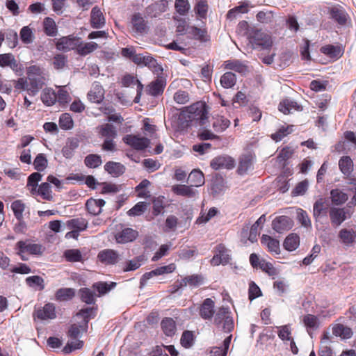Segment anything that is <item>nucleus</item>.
<instances>
[{"instance_id": "f257e3e1", "label": "nucleus", "mask_w": 356, "mask_h": 356, "mask_svg": "<svg viewBox=\"0 0 356 356\" xmlns=\"http://www.w3.org/2000/svg\"><path fill=\"white\" fill-rule=\"evenodd\" d=\"M26 74L29 85L28 95L34 97L44 86L45 79L42 75L41 69L36 65H31L28 67Z\"/></svg>"}, {"instance_id": "f03ea898", "label": "nucleus", "mask_w": 356, "mask_h": 356, "mask_svg": "<svg viewBox=\"0 0 356 356\" xmlns=\"http://www.w3.org/2000/svg\"><path fill=\"white\" fill-rule=\"evenodd\" d=\"M248 38L254 49H268L273 44L270 35L261 29L252 28Z\"/></svg>"}, {"instance_id": "7ed1b4c3", "label": "nucleus", "mask_w": 356, "mask_h": 356, "mask_svg": "<svg viewBox=\"0 0 356 356\" xmlns=\"http://www.w3.org/2000/svg\"><path fill=\"white\" fill-rule=\"evenodd\" d=\"M213 323L222 329L225 332L229 333L234 330V323L230 309L228 307H221L213 315Z\"/></svg>"}, {"instance_id": "20e7f679", "label": "nucleus", "mask_w": 356, "mask_h": 356, "mask_svg": "<svg viewBox=\"0 0 356 356\" xmlns=\"http://www.w3.org/2000/svg\"><path fill=\"white\" fill-rule=\"evenodd\" d=\"M329 207L326 203V200L323 198L318 199L313 205V217L314 218L316 226L318 228V225H328L327 214L329 215Z\"/></svg>"}, {"instance_id": "39448f33", "label": "nucleus", "mask_w": 356, "mask_h": 356, "mask_svg": "<svg viewBox=\"0 0 356 356\" xmlns=\"http://www.w3.org/2000/svg\"><path fill=\"white\" fill-rule=\"evenodd\" d=\"M330 19L339 26H345L350 20V16L346 9L339 4L334 5L327 8Z\"/></svg>"}, {"instance_id": "423d86ee", "label": "nucleus", "mask_w": 356, "mask_h": 356, "mask_svg": "<svg viewBox=\"0 0 356 356\" xmlns=\"http://www.w3.org/2000/svg\"><path fill=\"white\" fill-rule=\"evenodd\" d=\"M329 217L332 226L339 227L346 220L350 218L348 209L337 207H330Z\"/></svg>"}, {"instance_id": "0eeeda50", "label": "nucleus", "mask_w": 356, "mask_h": 356, "mask_svg": "<svg viewBox=\"0 0 356 356\" xmlns=\"http://www.w3.org/2000/svg\"><path fill=\"white\" fill-rule=\"evenodd\" d=\"M17 254L29 253L32 255L40 256L44 251V248L38 243H28V241H19L15 245Z\"/></svg>"}, {"instance_id": "6e6552de", "label": "nucleus", "mask_w": 356, "mask_h": 356, "mask_svg": "<svg viewBox=\"0 0 356 356\" xmlns=\"http://www.w3.org/2000/svg\"><path fill=\"white\" fill-rule=\"evenodd\" d=\"M122 140L127 145L138 151L145 150L150 144V140L149 138L134 134H127L124 136L122 138Z\"/></svg>"}, {"instance_id": "1a4fd4ad", "label": "nucleus", "mask_w": 356, "mask_h": 356, "mask_svg": "<svg viewBox=\"0 0 356 356\" xmlns=\"http://www.w3.org/2000/svg\"><path fill=\"white\" fill-rule=\"evenodd\" d=\"M175 265L174 264H170L167 266L158 267L149 272L144 273L140 279V288L144 287L146 285L147 280L152 277L172 273L175 271Z\"/></svg>"}, {"instance_id": "9d476101", "label": "nucleus", "mask_w": 356, "mask_h": 356, "mask_svg": "<svg viewBox=\"0 0 356 356\" xmlns=\"http://www.w3.org/2000/svg\"><path fill=\"white\" fill-rule=\"evenodd\" d=\"M78 44L79 38L75 37L72 35L63 36L60 38L56 40V42L55 43L56 48L58 51H61L63 52L76 49Z\"/></svg>"}, {"instance_id": "9b49d317", "label": "nucleus", "mask_w": 356, "mask_h": 356, "mask_svg": "<svg viewBox=\"0 0 356 356\" xmlns=\"http://www.w3.org/2000/svg\"><path fill=\"white\" fill-rule=\"evenodd\" d=\"M193 120H198L200 124H204L207 119L208 111L207 105L201 102H197L189 106Z\"/></svg>"}, {"instance_id": "f8f14e48", "label": "nucleus", "mask_w": 356, "mask_h": 356, "mask_svg": "<svg viewBox=\"0 0 356 356\" xmlns=\"http://www.w3.org/2000/svg\"><path fill=\"white\" fill-rule=\"evenodd\" d=\"M138 232L130 227L123 228L115 234L117 243L125 244L134 242L138 236Z\"/></svg>"}, {"instance_id": "ddd939ff", "label": "nucleus", "mask_w": 356, "mask_h": 356, "mask_svg": "<svg viewBox=\"0 0 356 356\" xmlns=\"http://www.w3.org/2000/svg\"><path fill=\"white\" fill-rule=\"evenodd\" d=\"M168 7V1L167 0H159L149 5L145 8V13L151 18H156L165 12Z\"/></svg>"}, {"instance_id": "4468645a", "label": "nucleus", "mask_w": 356, "mask_h": 356, "mask_svg": "<svg viewBox=\"0 0 356 356\" xmlns=\"http://www.w3.org/2000/svg\"><path fill=\"white\" fill-rule=\"evenodd\" d=\"M97 259L103 264L114 265L119 261L120 254L115 250L104 249L98 253Z\"/></svg>"}, {"instance_id": "2eb2a0df", "label": "nucleus", "mask_w": 356, "mask_h": 356, "mask_svg": "<svg viewBox=\"0 0 356 356\" xmlns=\"http://www.w3.org/2000/svg\"><path fill=\"white\" fill-rule=\"evenodd\" d=\"M234 160L229 156L222 155L213 159L210 163L211 167L214 170L221 168L232 169L234 167Z\"/></svg>"}, {"instance_id": "dca6fc26", "label": "nucleus", "mask_w": 356, "mask_h": 356, "mask_svg": "<svg viewBox=\"0 0 356 356\" xmlns=\"http://www.w3.org/2000/svg\"><path fill=\"white\" fill-rule=\"evenodd\" d=\"M215 302L210 298L204 299L201 304L199 309V314L204 320H211L215 314Z\"/></svg>"}, {"instance_id": "f3484780", "label": "nucleus", "mask_w": 356, "mask_h": 356, "mask_svg": "<svg viewBox=\"0 0 356 356\" xmlns=\"http://www.w3.org/2000/svg\"><path fill=\"white\" fill-rule=\"evenodd\" d=\"M292 227L291 219L286 216L276 217L272 222V228L277 233L282 234Z\"/></svg>"}, {"instance_id": "a211bd4d", "label": "nucleus", "mask_w": 356, "mask_h": 356, "mask_svg": "<svg viewBox=\"0 0 356 356\" xmlns=\"http://www.w3.org/2000/svg\"><path fill=\"white\" fill-rule=\"evenodd\" d=\"M131 23L135 33L143 35L147 32V23L140 13H134L132 15Z\"/></svg>"}, {"instance_id": "6ab92c4d", "label": "nucleus", "mask_w": 356, "mask_h": 356, "mask_svg": "<svg viewBox=\"0 0 356 356\" xmlns=\"http://www.w3.org/2000/svg\"><path fill=\"white\" fill-rule=\"evenodd\" d=\"M187 34L196 40L201 42H207L210 40V36L208 34L207 29L198 28L195 26H190L186 29Z\"/></svg>"}, {"instance_id": "aec40b11", "label": "nucleus", "mask_w": 356, "mask_h": 356, "mask_svg": "<svg viewBox=\"0 0 356 356\" xmlns=\"http://www.w3.org/2000/svg\"><path fill=\"white\" fill-rule=\"evenodd\" d=\"M36 316L40 320L54 319L56 317V307L54 303H46L36 312Z\"/></svg>"}, {"instance_id": "412c9836", "label": "nucleus", "mask_w": 356, "mask_h": 356, "mask_svg": "<svg viewBox=\"0 0 356 356\" xmlns=\"http://www.w3.org/2000/svg\"><path fill=\"white\" fill-rule=\"evenodd\" d=\"M193 186L184 184H175L172 186V191L174 194L188 198L194 197L197 191L192 188Z\"/></svg>"}, {"instance_id": "4be33fe9", "label": "nucleus", "mask_w": 356, "mask_h": 356, "mask_svg": "<svg viewBox=\"0 0 356 356\" xmlns=\"http://www.w3.org/2000/svg\"><path fill=\"white\" fill-rule=\"evenodd\" d=\"M90 24L93 29H99L105 25V18L101 10L95 6L90 13Z\"/></svg>"}, {"instance_id": "5701e85b", "label": "nucleus", "mask_w": 356, "mask_h": 356, "mask_svg": "<svg viewBox=\"0 0 356 356\" xmlns=\"http://www.w3.org/2000/svg\"><path fill=\"white\" fill-rule=\"evenodd\" d=\"M106 202L103 199L90 198L86 201V208L88 212L93 216H97L102 213V208Z\"/></svg>"}, {"instance_id": "b1692460", "label": "nucleus", "mask_w": 356, "mask_h": 356, "mask_svg": "<svg viewBox=\"0 0 356 356\" xmlns=\"http://www.w3.org/2000/svg\"><path fill=\"white\" fill-rule=\"evenodd\" d=\"M302 323L308 334L312 338L313 332L319 327L318 317L313 314H306L302 317Z\"/></svg>"}, {"instance_id": "393cba45", "label": "nucleus", "mask_w": 356, "mask_h": 356, "mask_svg": "<svg viewBox=\"0 0 356 356\" xmlns=\"http://www.w3.org/2000/svg\"><path fill=\"white\" fill-rule=\"evenodd\" d=\"M104 170L112 177H118L124 173L126 168L119 162L108 161L104 165Z\"/></svg>"}, {"instance_id": "a878e982", "label": "nucleus", "mask_w": 356, "mask_h": 356, "mask_svg": "<svg viewBox=\"0 0 356 356\" xmlns=\"http://www.w3.org/2000/svg\"><path fill=\"white\" fill-rule=\"evenodd\" d=\"M278 109L284 114H289L293 111H301L302 106H300L296 101L291 99H284L282 100L279 105Z\"/></svg>"}, {"instance_id": "bb28decb", "label": "nucleus", "mask_w": 356, "mask_h": 356, "mask_svg": "<svg viewBox=\"0 0 356 356\" xmlns=\"http://www.w3.org/2000/svg\"><path fill=\"white\" fill-rule=\"evenodd\" d=\"M97 312V308L92 307H85L80 309L76 314V317L82 318V324L84 325V329L88 328V325L90 319L95 317Z\"/></svg>"}, {"instance_id": "cd10ccee", "label": "nucleus", "mask_w": 356, "mask_h": 356, "mask_svg": "<svg viewBox=\"0 0 356 356\" xmlns=\"http://www.w3.org/2000/svg\"><path fill=\"white\" fill-rule=\"evenodd\" d=\"M88 99L90 102L99 104L104 99V90L99 84H95L88 93Z\"/></svg>"}, {"instance_id": "c85d7f7f", "label": "nucleus", "mask_w": 356, "mask_h": 356, "mask_svg": "<svg viewBox=\"0 0 356 356\" xmlns=\"http://www.w3.org/2000/svg\"><path fill=\"white\" fill-rule=\"evenodd\" d=\"M225 68L233 70L241 74H245L248 72V67L244 62L240 60H232L225 62Z\"/></svg>"}, {"instance_id": "c756f323", "label": "nucleus", "mask_w": 356, "mask_h": 356, "mask_svg": "<svg viewBox=\"0 0 356 356\" xmlns=\"http://www.w3.org/2000/svg\"><path fill=\"white\" fill-rule=\"evenodd\" d=\"M261 243L267 245L270 252L275 254H279L280 253V242L278 240L268 235L263 234L261 238Z\"/></svg>"}, {"instance_id": "7c9ffc66", "label": "nucleus", "mask_w": 356, "mask_h": 356, "mask_svg": "<svg viewBox=\"0 0 356 356\" xmlns=\"http://www.w3.org/2000/svg\"><path fill=\"white\" fill-rule=\"evenodd\" d=\"M341 242L347 246L351 245L355 240V231L353 229H341L338 234Z\"/></svg>"}, {"instance_id": "2f4dec72", "label": "nucleus", "mask_w": 356, "mask_h": 356, "mask_svg": "<svg viewBox=\"0 0 356 356\" xmlns=\"http://www.w3.org/2000/svg\"><path fill=\"white\" fill-rule=\"evenodd\" d=\"M66 226L70 229L81 232L88 228V221L83 218H72L66 222Z\"/></svg>"}, {"instance_id": "473e14b6", "label": "nucleus", "mask_w": 356, "mask_h": 356, "mask_svg": "<svg viewBox=\"0 0 356 356\" xmlns=\"http://www.w3.org/2000/svg\"><path fill=\"white\" fill-rule=\"evenodd\" d=\"M40 99L45 106H53L56 102V92L51 88H46L42 90Z\"/></svg>"}, {"instance_id": "72a5a7b5", "label": "nucleus", "mask_w": 356, "mask_h": 356, "mask_svg": "<svg viewBox=\"0 0 356 356\" xmlns=\"http://www.w3.org/2000/svg\"><path fill=\"white\" fill-rule=\"evenodd\" d=\"M42 28L44 33L49 37H54L58 33V27L55 21L49 17H46L42 22Z\"/></svg>"}, {"instance_id": "f704fd0d", "label": "nucleus", "mask_w": 356, "mask_h": 356, "mask_svg": "<svg viewBox=\"0 0 356 356\" xmlns=\"http://www.w3.org/2000/svg\"><path fill=\"white\" fill-rule=\"evenodd\" d=\"M339 168L346 177L350 175L353 170V162L349 156H343L339 161Z\"/></svg>"}, {"instance_id": "c9c22d12", "label": "nucleus", "mask_w": 356, "mask_h": 356, "mask_svg": "<svg viewBox=\"0 0 356 356\" xmlns=\"http://www.w3.org/2000/svg\"><path fill=\"white\" fill-rule=\"evenodd\" d=\"M252 165V158L250 154L243 155L239 160L237 172L240 175L247 173Z\"/></svg>"}, {"instance_id": "e433bc0d", "label": "nucleus", "mask_w": 356, "mask_h": 356, "mask_svg": "<svg viewBox=\"0 0 356 356\" xmlns=\"http://www.w3.org/2000/svg\"><path fill=\"white\" fill-rule=\"evenodd\" d=\"M161 326L163 333L168 337H172L176 332V323L172 318H164L161 321Z\"/></svg>"}, {"instance_id": "4c0bfd02", "label": "nucleus", "mask_w": 356, "mask_h": 356, "mask_svg": "<svg viewBox=\"0 0 356 356\" xmlns=\"http://www.w3.org/2000/svg\"><path fill=\"white\" fill-rule=\"evenodd\" d=\"M165 86V82L161 79H157L148 86L147 92L152 96L157 97L163 93Z\"/></svg>"}, {"instance_id": "58836bf2", "label": "nucleus", "mask_w": 356, "mask_h": 356, "mask_svg": "<svg viewBox=\"0 0 356 356\" xmlns=\"http://www.w3.org/2000/svg\"><path fill=\"white\" fill-rule=\"evenodd\" d=\"M188 181L191 186L198 187L204 184V176L200 170H193L188 175Z\"/></svg>"}, {"instance_id": "ea45409f", "label": "nucleus", "mask_w": 356, "mask_h": 356, "mask_svg": "<svg viewBox=\"0 0 356 356\" xmlns=\"http://www.w3.org/2000/svg\"><path fill=\"white\" fill-rule=\"evenodd\" d=\"M75 296V290L72 288H60L55 293V299L57 301H67L72 300Z\"/></svg>"}, {"instance_id": "a19ab883", "label": "nucleus", "mask_w": 356, "mask_h": 356, "mask_svg": "<svg viewBox=\"0 0 356 356\" xmlns=\"http://www.w3.org/2000/svg\"><path fill=\"white\" fill-rule=\"evenodd\" d=\"M266 221V216L261 215L256 222L251 226L248 240L252 242H256L257 241V236L259 235V227L262 225Z\"/></svg>"}, {"instance_id": "79ce46f5", "label": "nucleus", "mask_w": 356, "mask_h": 356, "mask_svg": "<svg viewBox=\"0 0 356 356\" xmlns=\"http://www.w3.org/2000/svg\"><path fill=\"white\" fill-rule=\"evenodd\" d=\"M99 134L106 138H115L117 136L115 127L111 123H106L98 127Z\"/></svg>"}, {"instance_id": "37998d69", "label": "nucleus", "mask_w": 356, "mask_h": 356, "mask_svg": "<svg viewBox=\"0 0 356 356\" xmlns=\"http://www.w3.org/2000/svg\"><path fill=\"white\" fill-rule=\"evenodd\" d=\"M300 244V237L296 234H291L285 238L283 246L289 252L293 251L298 248Z\"/></svg>"}, {"instance_id": "c03bdc74", "label": "nucleus", "mask_w": 356, "mask_h": 356, "mask_svg": "<svg viewBox=\"0 0 356 356\" xmlns=\"http://www.w3.org/2000/svg\"><path fill=\"white\" fill-rule=\"evenodd\" d=\"M97 47L98 44L95 42H90L83 44V42L80 40V38H79V44L76 50L79 55L86 56L94 51L97 49Z\"/></svg>"}, {"instance_id": "a18cd8bd", "label": "nucleus", "mask_w": 356, "mask_h": 356, "mask_svg": "<svg viewBox=\"0 0 356 356\" xmlns=\"http://www.w3.org/2000/svg\"><path fill=\"white\" fill-rule=\"evenodd\" d=\"M220 83L224 88H232L236 83V76L233 72H227L221 76Z\"/></svg>"}, {"instance_id": "49530a36", "label": "nucleus", "mask_w": 356, "mask_h": 356, "mask_svg": "<svg viewBox=\"0 0 356 356\" xmlns=\"http://www.w3.org/2000/svg\"><path fill=\"white\" fill-rule=\"evenodd\" d=\"M330 197L334 205L339 206L348 200V195L339 189H332L330 191Z\"/></svg>"}, {"instance_id": "de8ad7c7", "label": "nucleus", "mask_w": 356, "mask_h": 356, "mask_svg": "<svg viewBox=\"0 0 356 356\" xmlns=\"http://www.w3.org/2000/svg\"><path fill=\"white\" fill-rule=\"evenodd\" d=\"M142 65L147 67L154 72L159 73L163 71V67L157 63V60L150 55H145L143 57Z\"/></svg>"}, {"instance_id": "09e8293b", "label": "nucleus", "mask_w": 356, "mask_h": 356, "mask_svg": "<svg viewBox=\"0 0 356 356\" xmlns=\"http://www.w3.org/2000/svg\"><path fill=\"white\" fill-rule=\"evenodd\" d=\"M321 52L331 58H337L341 56V51L339 47L333 44H327L321 47Z\"/></svg>"}, {"instance_id": "8fccbe9b", "label": "nucleus", "mask_w": 356, "mask_h": 356, "mask_svg": "<svg viewBox=\"0 0 356 356\" xmlns=\"http://www.w3.org/2000/svg\"><path fill=\"white\" fill-rule=\"evenodd\" d=\"M63 257L69 262H82L83 256L79 249H68L63 252Z\"/></svg>"}, {"instance_id": "3c124183", "label": "nucleus", "mask_w": 356, "mask_h": 356, "mask_svg": "<svg viewBox=\"0 0 356 356\" xmlns=\"http://www.w3.org/2000/svg\"><path fill=\"white\" fill-rule=\"evenodd\" d=\"M208 9L207 0H198L194 6L195 13L200 19H207Z\"/></svg>"}, {"instance_id": "603ef678", "label": "nucleus", "mask_w": 356, "mask_h": 356, "mask_svg": "<svg viewBox=\"0 0 356 356\" xmlns=\"http://www.w3.org/2000/svg\"><path fill=\"white\" fill-rule=\"evenodd\" d=\"M225 188V180L221 176H216L211 183V192L213 195L220 194Z\"/></svg>"}, {"instance_id": "864d4df0", "label": "nucleus", "mask_w": 356, "mask_h": 356, "mask_svg": "<svg viewBox=\"0 0 356 356\" xmlns=\"http://www.w3.org/2000/svg\"><path fill=\"white\" fill-rule=\"evenodd\" d=\"M80 299L87 305H94L95 303V293L91 289L84 287L79 291Z\"/></svg>"}, {"instance_id": "5fc2aeb1", "label": "nucleus", "mask_w": 356, "mask_h": 356, "mask_svg": "<svg viewBox=\"0 0 356 356\" xmlns=\"http://www.w3.org/2000/svg\"><path fill=\"white\" fill-rule=\"evenodd\" d=\"M102 163V157L97 154H90L84 159V164L89 168H97Z\"/></svg>"}, {"instance_id": "6e6d98bb", "label": "nucleus", "mask_w": 356, "mask_h": 356, "mask_svg": "<svg viewBox=\"0 0 356 356\" xmlns=\"http://www.w3.org/2000/svg\"><path fill=\"white\" fill-rule=\"evenodd\" d=\"M35 193L43 200L49 201L52 200L51 186L48 182L42 183L36 189Z\"/></svg>"}, {"instance_id": "4d7b16f0", "label": "nucleus", "mask_w": 356, "mask_h": 356, "mask_svg": "<svg viewBox=\"0 0 356 356\" xmlns=\"http://www.w3.org/2000/svg\"><path fill=\"white\" fill-rule=\"evenodd\" d=\"M195 343V336L190 330H185L182 332L180 343L185 348H191Z\"/></svg>"}, {"instance_id": "13d9d810", "label": "nucleus", "mask_w": 356, "mask_h": 356, "mask_svg": "<svg viewBox=\"0 0 356 356\" xmlns=\"http://www.w3.org/2000/svg\"><path fill=\"white\" fill-rule=\"evenodd\" d=\"M19 36L22 42L26 44L32 43L35 39L32 29L28 26H23L21 29Z\"/></svg>"}, {"instance_id": "bf43d9fd", "label": "nucleus", "mask_w": 356, "mask_h": 356, "mask_svg": "<svg viewBox=\"0 0 356 356\" xmlns=\"http://www.w3.org/2000/svg\"><path fill=\"white\" fill-rule=\"evenodd\" d=\"M175 8L179 15L186 16L191 9V5L188 0H175Z\"/></svg>"}, {"instance_id": "052dcab7", "label": "nucleus", "mask_w": 356, "mask_h": 356, "mask_svg": "<svg viewBox=\"0 0 356 356\" xmlns=\"http://www.w3.org/2000/svg\"><path fill=\"white\" fill-rule=\"evenodd\" d=\"M27 285L32 288L38 287V289L42 291L44 288V280L39 275H32L26 278Z\"/></svg>"}, {"instance_id": "680f3d73", "label": "nucleus", "mask_w": 356, "mask_h": 356, "mask_svg": "<svg viewBox=\"0 0 356 356\" xmlns=\"http://www.w3.org/2000/svg\"><path fill=\"white\" fill-rule=\"evenodd\" d=\"M115 286L116 283L113 282H111L110 284H108L107 282H99L93 284L94 289H95L99 293V296L107 293Z\"/></svg>"}, {"instance_id": "e2e57ef3", "label": "nucleus", "mask_w": 356, "mask_h": 356, "mask_svg": "<svg viewBox=\"0 0 356 356\" xmlns=\"http://www.w3.org/2000/svg\"><path fill=\"white\" fill-rule=\"evenodd\" d=\"M191 114L189 106L180 112L178 120L183 127H187L191 125V122L193 121Z\"/></svg>"}, {"instance_id": "0e129e2a", "label": "nucleus", "mask_w": 356, "mask_h": 356, "mask_svg": "<svg viewBox=\"0 0 356 356\" xmlns=\"http://www.w3.org/2000/svg\"><path fill=\"white\" fill-rule=\"evenodd\" d=\"M58 123L60 129L63 130H70L72 129L74 125L73 120L71 115L67 113L60 115Z\"/></svg>"}, {"instance_id": "69168bd1", "label": "nucleus", "mask_w": 356, "mask_h": 356, "mask_svg": "<svg viewBox=\"0 0 356 356\" xmlns=\"http://www.w3.org/2000/svg\"><path fill=\"white\" fill-rule=\"evenodd\" d=\"M215 252L218 257H220V261L222 262V265H226L230 260V255L228 252V250L222 244H218L215 248Z\"/></svg>"}, {"instance_id": "338daca9", "label": "nucleus", "mask_w": 356, "mask_h": 356, "mask_svg": "<svg viewBox=\"0 0 356 356\" xmlns=\"http://www.w3.org/2000/svg\"><path fill=\"white\" fill-rule=\"evenodd\" d=\"M293 154V150L290 147H283L277 156L278 163L284 166L286 162L292 156Z\"/></svg>"}, {"instance_id": "774afa93", "label": "nucleus", "mask_w": 356, "mask_h": 356, "mask_svg": "<svg viewBox=\"0 0 356 356\" xmlns=\"http://www.w3.org/2000/svg\"><path fill=\"white\" fill-rule=\"evenodd\" d=\"M143 258L141 256L134 257L131 260L125 262L123 270L124 272L133 271L140 267Z\"/></svg>"}]
</instances>
